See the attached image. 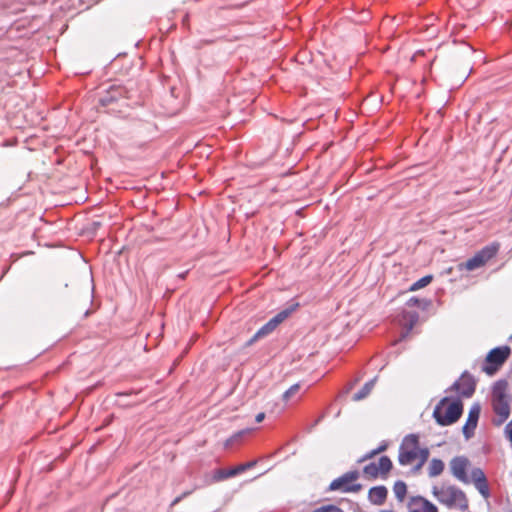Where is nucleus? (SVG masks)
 I'll list each match as a JSON object with an SVG mask.
<instances>
[{"label":"nucleus","mask_w":512,"mask_h":512,"mask_svg":"<svg viewBox=\"0 0 512 512\" xmlns=\"http://www.w3.org/2000/svg\"><path fill=\"white\" fill-rule=\"evenodd\" d=\"M507 382L504 380L497 381L492 389V408L496 415L493 424L502 425L510 416L511 398L507 394Z\"/></svg>","instance_id":"obj_1"},{"label":"nucleus","mask_w":512,"mask_h":512,"mask_svg":"<svg viewBox=\"0 0 512 512\" xmlns=\"http://www.w3.org/2000/svg\"><path fill=\"white\" fill-rule=\"evenodd\" d=\"M433 496L448 508H457L461 511L468 509V499L465 493L454 485H441L432 487Z\"/></svg>","instance_id":"obj_2"},{"label":"nucleus","mask_w":512,"mask_h":512,"mask_svg":"<svg viewBox=\"0 0 512 512\" xmlns=\"http://www.w3.org/2000/svg\"><path fill=\"white\" fill-rule=\"evenodd\" d=\"M449 397L442 398L433 411V418L440 426H449L457 422L463 413V403L460 399L451 402L446 411L443 412L444 406L449 402Z\"/></svg>","instance_id":"obj_3"},{"label":"nucleus","mask_w":512,"mask_h":512,"mask_svg":"<svg viewBox=\"0 0 512 512\" xmlns=\"http://www.w3.org/2000/svg\"><path fill=\"white\" fill-rule=\"evenodd\" d=\"M359 478V472L357 470L348 471L340 477L334 479L330 485L329 491H340L342 493H356L362 489L360 483H355Z\"/></svg>","instance_id":"obj_4"},{"label":"nucleus","mask_w":512,"mask_h":512,"mask_svg":"<svg viewBox=\"0 0 512 512\" xmlns=\"http://www.w3.org/2000/svg\"><path fill=\"white\" fill-rule=\"evenodd\" d=\"M510 355L508 346L496 347L489 351L482 370L488 375L495 374Z\"/></svg>","instance_id":"obj_5"},{"label":"nucleus","mask_w":512,"mask_h":512,"mask_svg":"<svg viewBox=\"0 0 512 512\" xmlns=\"http://www.w3.org/2000/svg\"><path fill=\"white\" fill-rule=\"evenodd\" d=\"M498 252V245L486 246L469 258L464 264H461L467 271H473L484 266Z\"/></svg>","instance_id":"obj_6"},{"label":"nucleus","mask_w":512,"mask_h":512,"mask_svg":"<svg viewBox=\"0 0 512 512\" xmlns=\"http://www.w3.org/2000/svg\"><path fill=\"white\" fill-rule=\"evenodd\" d=\"M476 389V382L474 377L465 371L461 377L456 380L447 390L446 392L456 391L462 397L469 398L471 397Z\"/></svg>","instance_id":"obj_7"},{"label":"nucleus","mask_w":512,"mask_h":512,"mask_svg":"<svg viewBox=\"0 0 512 512\" xmlns=\"http://www.w3.org/2000/svg\"><path fill=\"white\" fill-rule=\"evenodd\" d=\"M469 465V461L464 456L454 457L450 461V470L452 475L458 479L459 481L468 484L470 479L467 475V467Z\"/></svg>","instance_id":"obj_8"},{"label":"nucleus","mask_w":512,"mask_h":512,"mask_svg":"<svg viewBox=\"0 0 512 512\" xmlns=\"http://www.w3.org/2000/svg\"><path fill=\"white\" fill-rule=\"evenodd\" d=\"M481 413V406L479 403H474L468 413L466 423L462 428L464 437L468 440L474 436L475 429Z\"/></svg>","instance_id":"obj_9"},{"label":"nucleus","mask_w":512,"mask_h":512,"mask_svg":"<svg viewBox=\"0 0 512 512\" xmlns=\"http://www.w3.org/2000/svg\"><path fill=\"white\" fill-rule=\"evenodd\" d=\"M256 464L257 460H252L229 469H218L214 472L213 478L215 481H222L237 476L246 470L253 468Z\"/></svg>","instance_id":"obj_10"},{"label":"nucleus","mask_w":512,"mask_h":512,"mask_svg":"<svg viewBox=\"0 0 512 512\" xmlns=\"http://www.w3.org/2000/svg\"><path fill=\"white\" fill-rule=\"evenodd\" d=\"M409 512H438V508L422 496H413L407 504Z\"/></svg>","instance_id":"obj_11"},{"label":"nucleus","mask_w":512,"mask_h":512,"mask_svg":"<svg viewBox=\"0 0 512 512\" xmlns=\"http://www.w3.org/2000/svg\"><path fill=\"white\" fill-rule=\"evenodd\" d=\"M419 320V314L416 311H403L401 314V317L399 319L400 325L403 327V332L401 334V338L405 339L413 327L416 325V323Z\"/></svg>","instance_id":"obj_12"},{"label":"nucleus","mask_w":512,"mask_h":512,"mask_svg":"<svg viewBox=\"0 0 512 512\" xmlns=\"http://www.w3.org/2000/svg\"><path fill=\"white\" fill-rule=\"evenodd\" d=\"M388 490L385 486H375L369 490L368 499L374 505H382L387 498Z\"/></svg>","instance_id":"obj_13"},{"label":"nucleus","mask_w":512,"mask_h":512,"mask_svg":"<svg viewBox=\"0 0 512 512\" xmlns=\"http://www.w3.org/2000/svg\"><path fill=\"white\" fill-rule=\"evenodd\" d=\"M122 94V88L111 86L110 89L106 92V94L99 98V104L103 107H106L111 103L116 102L119 98H121Z\"/></svg>","instance_id":"obj_14"},{"label":"nucleus","mask_w":512,"mask_h":512,"mask_svg":"<svg viewBox=\"0 0 512 512\" xmlns=\"http://www.w3.org/2000/svg\"><path fill=\"white\" fill-rule=\"evenodd\" d=\"M418 447V436L415 434H409L402 440L399 451H418Z\"/></svg>","instance_id":"obj_15"},{"label":"nucleus","mask_w":512,"mask_h":512,"mask_svg":"<svg viewBox=\"0 0 512 512\" xmlns=\"http://www.w3.org/2000/svg\"><path fill=\"white\" fill-rule=\"evenodd\" d=\"M275 329L276 327L270 321H268L252 336V338L247 342V345H252L258 339L271 334Z\"/></svg>","instance_id":"obj_16"},{"label":"nucleus","mask_w":512,"mask_h":512,"mask_svg":"<svg viewBox=\"0 0 512 512\" xmlns=\"http://www.w3.org/2000/svg\"><path fill=\"white\" fill-rule=\"evenodd\" d=\"M376 378L366 382L363 387L353 395L352 399L353 401H360L365 399L370 392L372 391L374 385H375Z\"/></svg>","instance_id":"obj_17"},{"label":"nucleus","mask_w":512,"mask_h":512,"mask_svg":"<svg viewBox=\"0 0 512 512\" xmlns=\"http://www.w3.org/2000/svg\"><path fill=\"white\" fill-rule=\"evenodd\" d=\"M444 470V462L441 459L433 458L428 467V474L430 477L440 475Z\"/></svg>","instance_id":"obj_18"},{"label":"nucleus","mask_w":512,"mask_h":512,"mask_svg":"<svg viewBox=\"0 0 512 512\" xmlns=\"http://www.w3.org/2000/svg\"><path fill=\"white\" fill-rule=\"evenodd\" d=\"M418 457V451H399L398 461L401 465L412 464Z\"/></svg>","instance_id":"obj_19"},{"label":"nucleus","mask_w":512,"mask_h":512,"mask_svg":"<svg viewBox=\"0 0 512 512\" xmlns=\"http://www.w3.org/2000/svg\"><path fill=\"white\" fill-rule=\"evenodd\" d=\"M377 466L382 478H385L392 469V461L388 456H381Z\"/></svg>","instance_id":"obj_20"},{"label":"nucleus","mask_w":512,"mask_h":512,"mask_svg":"<svg viewBox=\"0 0 512 512\" xmlns=\"http://www.w3.org/2000/svg\"><path fill=\"white\" fill-rule=\"evenodd\" d=\"M393 492L395 494V497L402 502L406 496L407 493V485L405 482L398 480L394 483L393 486Z\"/></svg>","instance_id":"obj_21"},{"label":"nucleus","mask_w":512,"mask_h":512,"mask_svg":"<svg viewBox=\"0 0 512 512\" xmlns=\"http://www.w3.org/2000/svg\"><path fill=\"white\" fill-rule=\"evenodd\" d=\"M293 308H288L280 311L274 317H272L269 321L277 327L280 323H282L293 311Z\"/></svg>","instance_id":"obj_22"},{"label":"nucleus","mask_w":512,"mask_h":512,"mask_svg":"<svg viewBox=\"0 0 512 512\" xmlns=\"http://www.w3.org/2000/svg\"><path fill=\"white\" fill-rule=\"evenodd\" d=\"M363 473L368 476L369 478H377L380 474L379 470H378V466L376 463L374 462H371L369 464H367L366 466H364L363 468Z\"/></svg>","instance_id":"obj_23"},{"label":"nucleus","mask_w":512,"mask_h":512,"mask_svg":"<svg viewBox=\"0 0 512 512\" xmlns=\"http://www.w3.org/2000/svg\"><path fill=\"white\" fill-rule=\"evenodd\" d=\"M432 279H433L432 275H426V276L420 278L419 280H417L416 282H414L411 285L410 290L411 291L419 290V289L427 286L428 284H430Z\"/></svg>","instance_id":"obj_24"},{"label":"nucleus","mask_w":512,"mask_h":512,"mask_svg":"<svg viewBox=\"0 0 512 512\" xmlns=\"http://www.w3.org/2000/svg\"><path fill=\"white\" fill-rule=\"evenodd\" d=\"M475 487L476 489L478 490V492L484 497V498H488L490 496V490H489V486H488V482H487V479H484L482 481H479L475 484Z\"/></svg>","instance_id":"obj_25"},{"label":"nucleus","mask_w":512,"mask_h":512,"mask_svg":"<svg viewBox=\"0 0 512 512\" xmlns=\"http://www.w3.org/2000/svg\"><path fill=\"white\" fill-rule=\"evenodd\" d=\"M300 389V384H293L288 390L283 393V400L289 401Z\"/></svg>","instance_id":"obj_26"},{"label":"nucleus","mask_w":512,"mask_h":512,"mask_svg":"<svg viewBox=\"0 0 512 512\" xmlns=\"http://www.w3.org/2000/svg\"><path fill=\"white\" fill-rule=\"evenodd\" d=\"M471 478L475 485L477 482L486 479V476L480 468H474L471 472Z\"/></svg>","instance_id":"obj_27"},{"label":"nucleus","mask_w":512,"mask_h":512,"mask_svg":"<svg viewBox=\"0 0 512 512\" xmlns=\"http://www.w3.org/2000/svg\"><path fill=\"white\" fill-rule=\"evenodd\" d=\"M314 512H344V511L335 505H328V506H323L321 508H318Z\"/></svg>","instance_id":"obj_28"},{"label":"nucleus","mask_w":512,"mask_h":512,"mask_svg":"<svg viewBox=\"0 0 512 512\" xmlns=\"http://www.w3.org/2000/svg\"><path fill=\"white\" fill-rule=\"evenodd\" d=\"M428 455H429V452L426 448L424 449H419L418 448V457H420V462L418 464V467L422 466L424 464V462L427 460L428 458Z\"/></svg>","instance_id":"obj_29"},{"label":"nucleus","mask_w":512,"mask_h":512,"mask_svg":"<svg viewBox=\"0 0 512 512\" xmlns=\"http://www.w3.org/2000/svg\"><path fill=\"white\" fill-rule=\"evenodd\" d=\"M246 432H247L246 430H242V431H239L236 434H234L232 437L227 439L226 446L232 445L233 442H235L238 439H240Z\"/></svg>","instance_id":"obj_30"},{"label":"nucleus","mask_w":512,"mask_h":512,"mask_svg":"<svg viewBox=\"0 0 512 512\" xmlns=\"http://www.w3.org/2000/svg\"><path fill=\"white\" fill-rule=\"evenodd\" d=\"M193 492V490H188V491H185L183 492L181 495L177 496L171 503L172 506H175L177 505L178 503H180L184 498H186L187 496L191 495Z\"/></svg>","instance_id":"obj_31"},{"label":"nucleus","mask_w":512,"mask_h":512,"mask_svg":"<svg viewBox=\"0 0 512 512\" xmlns=\"http://www.w3.org/2000/svg\"><path fill=\"white\" fill-rule=\"evenodd\" d=\"M504 433L512 445V423H508L505 426Z\"/></svg>","instance_id":"obj_32"},{"label":"nucleus","mask_w":512,"mask_h":512,"mask_svg":"<svg viewBox=\"0 0 512 512\" xmlns=\"http://www.w3.org/2000/svg\"><path fill=\"white\" fill-rule=\"evenodd\" d=\"M407 305L412 307V306H418L419 305V299L416 298V297H411L408 301H407Z\"/></svg>","instance_id":"obj_33"},{"label":"nucleus","mask_w":512,"mask_h":512,"mask_svg":"<svg viewBox=\"0 0 512 512\" xmlns=\"http://www.w3.org/2000/svg\"><path fill=\"white\" fill-rule=\"evenodd\" d=\"M376 454H378V452H375V449L370 451L369 453H367L362 459L361 461H364L366 459H369V458H372L374 457Z\"/></svg>","instance_id":"obj_34"},{"label":"nucleus","mask_w":512,"mask_h":512,"mask_svg":"<svg viewBox=\"0 0 512 512\" xmlns=\"http://www.w3.org/2000/svg\"><path fill=\"white\" fill-rule=\"evenodd\" d=\"M264 418H265V413L260 412V413H258V414L256 415V417H255V421H256L257 423H260V422H262V421L264 420Z\"/></svg>","instance_id":"obj_35"},{"label":"nucleus","mask_w":512,"mask_h":512,"mask_svg":"<svg viewBox=\"0 0 512 512\" xmlns=\"http://www.w3.org/2000/svg\"><path fill=\"white\" fill-rule=\"evenodd\" d=\"M387 449V444L383 443L378 448L375 449V452L381 453Z\"/></svg>","instance_id":"obj_36"},{"label":"nucleus","mask_w":512,"mask_h":512,"mask_svg":"<svg viewBox=\"0 0 512 512\" xmlns=\"http://www.w3.org/2000/svg\"><path fill=\"white\" fill-rule=\"evenodd\" d=\"M186 274H187V272H183V273L179 274V277H180L181 279H184V278H185V276H186Z\"/></svg>","instance_id":"obj_37"},{"label":"nucleus","mask_w":512,"mask_h":512,"mask_svg":"<svg viewBox=\"0 0 512 512\" xmlns=\"http://www.w3.org/2000/svg\"><path fill=\"white\" fill-rule=\"evenodd\" d=\"M384 512H394V511H384Z\"/></svg>","instance_id":"obj_38"}]
</instances>
